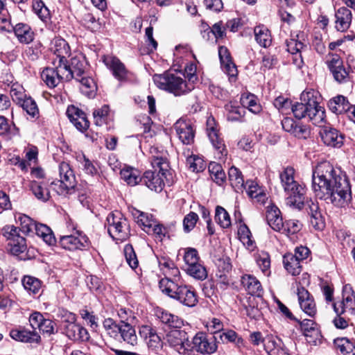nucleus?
Segmentation results:
<instances>
[{
    "label": "nucleus",
    "instance_id": "f257e3e1",
    "mask_svg": "<svg viewBox=\"0 0 355 355\" xmlns=\"http://www.w3.org/2000/svg\"><path fill=\"white\" fill-rule=\"evenodd\" d=\"M311 187L316 198L336 207H345L351 199L349 180L327 161L318 164L313 170Z\"/></svg>",
    "mask_w": 355,
    "mask_h": 355
},
{
    "label": "nucleus",
    "instance_id": "f03ea898",
    "mask_svg": "<svg viewBox=\"0 0 355 355\" xmlns=\"http://www.w3.org/2000/svg\"><path fill=\"white\" fill-rule=\"evenodd\" d=\"M301 103H291V110L296 119L308 118L309 121L315 125H320L324 121L325 111L320 106L313 92H303L301 95Z\"/></svg>",
    "mask_w": 355,
    "mask_h": 355
},
{
    "label": "nucleus",
    "instance_id": "7ed1b4c3",
    "mask_svg": "<svg viewBox=\"0 0 355 355\" xmlns=\"http://www.w3.org/2000/svg\"><path fill=\"white\" fill-rule=\"evenodd\" d=\"M280 179L288 196L286 199V205L299 210L302 209L304 205L305 189L294 180V169L292 167L286 168L280 173Z\"/></svg>",
    "mask_w": 355,
    "mask_h": 355
},
{
    "label": "nucleus",
    "instance_id": "20e7f679",
    "mask_svg": "<svg viewBox=\"0 0 355 355\" xmlns=\"http://www.w3.org/2000/svg\"><path fill=\"white\" fill-rule=\"evenodd\" d=\"M159 286L162 293L185 306L193 307L198 302L196 293L191 286L178 285L168 277L162 279Z\"/></svg>",
    "mask_w": 355,
    "mask_h": 355
},
{
    "label": "nucleus",
    "instance_id": "39448f33",
    "mask_svg": "<svg viewBox=\"0 0 355 355\" xmlns=\"http://www.w3.org/2000/svg\"><path fill=\"white\" fill-rule=\"evenodd\" d=\"M153 81L157 87L175 96L187 94L194 89L192 83H187L180 76L168 72L155 74L153 76Z\"/></svg>",
    "mask_w": 355,
    "mask_h": 355
},
{
    "label": "nucleus",
    "instance_id": "423d86ee",
    "mask_svg": "<svg viewBox=\"0 0 355 355\" xmlns=\"http://www.w3.org/2000/svg\"><path fill=\"white\" fill-rule=\"evenodd\" d=\"M1 234L8 241V247L10 253L26 259L25 252L27 250L26 239L20 236L19 230L14 225H6L0 230Z\"/></svg>",
    "mask_w": 355,
    "mask_h": 355
},
{
    "label": "nucleus",
    "instance_id": "0eeeda50",
    "mask_svg": "<svg viewBox=\"0 0 355 355\" xmlns=\"http://www.w3.org/2000/svg\"><path fill=\"white\" fill-rule=\"evenodd\" d=\"M105 226L109 235L116 241L126 240L130 234V225L128 220L120 212L110 213L106 218Z\"/></svg>",
    "mask_w": 355,
    "mask_h": 355
},
{
    "label": "nucleus",
    "instance_id": "6e6552de",
    "mask_svg": "<svg viewBox=\"0 0 355 355\" xmlns=\"http://www.w3.org/2000/svg\"><path fill=\"white\" fill-rule=\"evenodd\" d=\"M60 180L57 182H52L51 186L59 195L71 193L76 185L74 172L70 164L67 162H62L58 166Z\"/></svg>",
    "mask_w": 355,
    "mask_h": 355
},
{
    "label": "nucleus",
    "instance_id": "1a4fd4ad",
    "mask_svg": "<svg viewBox=\"0 0 355 355\" xmlns=\"http://www.w3.org/2000/svg\"><path fill=\"white\" fill-rule=\"evenodd\" d=\"M61 66L60 72L62 73L64 72L65 76L64 80L66 82L72 79H80V77L87 74V64L84 58L81 55L73 57L69 64L67 60L64 63H61Z\"/></svg>",
    "mask_w": 355,
    "mask_h": 355
},
{
    "label": "nucleus",
    "instance_id": "9d476101",
    "mask_svg": "<svg viewBox=\"0 0 355 355\" xmlns=\"http://www.w3.org/2000/svg\"><path fill=\"white\" fill-rule=\"evenodd\" d=\"M193 347L202 354H211L218 348L216 338L213 335L198 332L193 338Z\"/></svg>",
    "mask_w": 355,
    "mask_h": 355
},
{
    "label": "nucleus",
    "instance_id": "9b49d317",
    "mask_svg": "<svg viewBox=\"0 0 355 355\" xmlns=\"http://www.w3.org/2000/svg\"><path fill=\"white\" fill-rule=\"evenodd\" d=\"M60 244L63 248L73 251L88 247L89 241L85 234L76 231L73 234L60 236Z\"/></svg>",
    "mask_w": 355,
    "mask_h": 355
},
{
    "label": "nucleus",
    "instance_id": "f8f14e48",
    "mask_svg": "<svg viewBox=\"0 0 355 355\" xmlns=\"http://www.w3.org/2000/svg\"><path fill=\"white\" fill-rule=\"evenodd\" d=\"M103 61L116 80L120 82H125L128 80L130 73L119 58L107 55L103 56Z\"/></svg>",
    "mask_w": 355,
    "mask_h": 355
},
{
    "label": "nucleus",
    "instance_id": "ddd939ff",
    "mask_svg": "<svg viewBox=\"0 0 355 355\" xmlns=\"http://www.w3.org/2000/svg\"><path fill=\"white\" fill-rule=\"evenodd\" d=\"M173 128L183 144L189 145L193 142L195 130L190 121L180 119L175 122Z\"/></svg>",
    "mask_w": 355,
    "mask_h": 355
},
{
    "label": "nucleus",
    "instance_id": "4468645a",
    "mask_svg": "<svg viewBox=\"0 0 355 355\" xmlns=\"http://www.w3.org/2000/svg\"><path fill=\"white\" fill-rule=\"evenodd\" d=\"M207 132L213 146L221 156L227 155V150L223 139L220 137L217 125L214 117L209 116L207 120Z\"/></svg>",
    "mask_w": 355,
    "mask_h": 355
},
{
    "label": "nucleus",
    "instance_id": "2eb2a0df",
    "mask_svg": "<svg viewBox=\"0 0 355 355\" xmlns=\"http://www.w3.org/2000/svg\"><path fill=\"white\" fill-rule=\"evenodd\" d=\"M71 322H64L63 329L65 335L74 341H86L89 339V336L87 330L82 326L75 323V316H71Z\"/></svg>",
    "mask_w": 355,
    "mask_h": 355
},
{
    "label": "nucleus",
    "instance_id": "dca6fc26",
    "mask_svg": "<svg viewBox=\"0 0 355 355\" xmlns=\"http://www.w3.org/2000/svg\"><path fill=\"white\" fill-rule=\"evenodd\" d=\"M327 62L330 71L337 82L346 81L349 72L344 67L343 62L338 55L332 54Z\"/></svg>",
    "mask_w": 355,
    "mask_h": 355
},
{
    "label": "nucleus",
    "instance_id": "f3484780",
    "mask_svg": "<svg viewBox=\"0 0 355 355\" xmlns=\"http://www.w3.org/2000/svg\"><path fill=\"white\" fill-rule=\"evenodd\" d=\"M297 295L301 309L308 315L313 317L317 312V309L313 296L303 286L297 287Z\"/></svg>",
    "mask_w": 355,
    "mask_h": 355
},
{
    "label": "nucleus",
    "instance_id": "a211bd4d",
    "mask_svg": "<svg viewBox=\"0 0 355 355\" xmlns=\"http://www.w3.org/2000/svg\"><path fill=\"white\" fill-rule=\"evenodd\" d=\"M320 137L323 143L334 148H340L343 144V135L336 128L324 126L320 131Z\"/></svg>",
    "mask_w": 355,
    "mask_h": 355
},
{
    "label": "nucleus",
    "instance_id": "6ab92c4d",
    "mask_svg": "<svg viewBox=\"0 0 355 355\" xmlns=\"http://www.w3.org/2000/svg\"><path fill=\"white\" fill-rule=\"evenodd\" d=\"M306 211L309 216V222L315 230H322L325 227V222L322 215L318 202L310 200L306 202Z\"/></svg>",
    "mask_w": 355,
    "mask_h": 355
},
{
    "label": "nucleus",
    "instance_id": "aec40b11",
    "mask_svg": "<svg viewBox=\"0 0 355 355\" xmlns=\"http://www.w3.org/2000/svg\"><path fill=\"white\" fill-rule=\"evenodd\" d=\"M67 115L78 130L84 132L89 128V122L87 119L85 113L78 107L73 105L68 107Z\"/></svg>",
    "mask_w": 355,
    "mask_h": 355
},
{
    "label": "nucleus",
    "instance_id": "412c9836",
    "mask_svg": "<svg viewBox=\"0 0 355 355\" xmlns=\"http://www.w3.org/2000/svg\"><path fill=\"white\" fill-rule=\"evenodd\" d=\"M166 342L179 352L185 350L184 343L188 341L187 333L180 329H174L166 334Z\"/></svg>",
    "mask_w": 355,
    "mask_h": 355
},
{
    "label": "nucleus",
    "instance_id": "4be33fe9",
    "mask_svg": "<svg viewBox=\"0 0 355 355\" xmlns=\"http://www.w3.org/2000/svg\"><path fill=\"white\" fill-rule=\"evenodd\" d=\"M55 68L47 67L44 69L41 73V78L46 85L50 88L56 87L60 81H65L64 80V74L60 72L62 68L61 64L54 65Z\"/></svg>",
    "mask_w": 355,
    "mask_h": 355
},
{
    "label": "nucleus",
    "instance_id": "5701e85b",
    "mask_svg": "<svg viewBox=\"0 0 355 355\" xmlns=\"http://www.w3.org/2000/svg\"><path fill=\"white\" fill-rule=\"evenodd\" d=\"M164 175L160 173L146 171L142 176L141 183L155 192H160L164 187Z\"/></svg>",
    "mask_w": 355,
    "mask_h": 355
},
{
    "label": "nucleus",
    "instance_id": "b1692460",
    "mask_svg": "<svg viewBox=\"0 0 355 355\" xmlns=\"http://www.w3.org/2000/svg\"><path fill=\"white\" fill-rule=\"evenodd\" d=\"M266 339V349L269 355H290L289 349L280 338L270 334Z\"/></svg>",
    "mask_w": 355,
    "mask_h": 355
},
{
    "label": "nucleus",
    "instance_id": "393cba45",
    "mask_svg": "<svg viewBox=\"0 0 355 355\" xmlns=\"http://www.w3.org/2000/svg\"><path fill=\"white\" fill-rule=\"evenodd\" d=\"M286 50L294 56L293 58V64L298 68H300L303 64V60L301 55V51L306 47V45L302 42L295 39L286 40Z\"/></svg>",
    "mask_w": 355,
    "mask_h": 355
},
{
    "label": "nucleus",
    "instance_id": "a878e982",
    "mask_svg": "<svg viewBox=\"0 0 355 355\" xmlns=\"http://www.w3.org/2000/svg\"><path fill=\"white\" fill-rule=\"evenodd\" d=\"M53 53L55 56L53 58V64L54 65L61 64L67 61V56L70 53V47L67 42L63 39H57L54 42V47L53 49Z\"/></svg>",
    "mask_w": 355,
    "mask_h": 355
},
{
    "label": "nucleus",
    "instance_id": "bb28decb",
    "mask_svg": "<svg viewBox=\"0 0 355 355\" xmlns=\"http://www.w3.org/2000/svg\"><path fill=\"white\" fill-rule=\"evenodd\" d=\"M336 28L338 31H345L349 28L352 22V12L349 9L342 7L338 9L335 13Z\"/></svg>",
    "mask_w": 355,
    "mask_h": 355
},
{
    "label": "nucleus",
    "instance_id": "cd10ccee",
    "mask_svg": "<svg viewBox=\"0 0 355 355\" xmlns=\"http://www.w3.org/2000/svg\"><path fill=\"white\" fill-rule=\"evenodd\" d=\"M11 30L14 31L15 35L20 43L29 44L33 40L34 33L30 26L26 24L19 23L15 26L12 25Z\"/></svg>",
    "mask_w": 355,
    "mask_h": 355
},
{
    "label": "nucleus",
    "instance_id": "c85d7f7f",
    "mask_svg": "<svg viewBox=\"0 0 355 355\" xmlns=\"http://www.w3.org/2000/svg\"><path fill=\"white\" fill-rule=\"evenodd\" d=\"M241 283L248 293L254 296L259 297L263 293V289L259 281L251 275H245L242 277Z\"/></svg>",
    "mask_w": 355,
    "mask_h": 355
},
{
    "label": "nucleus",
    "instance_id": "c756f323",
    "mask_svg": "<svg viewBox=\"0 0 355 355\" xmlns=\"http://www.w3.org/2000/svg\"><path fill=\"white\" fill-rule=\"evenodd\" d=\"M329 110L336 114H342L347 113L351 107V104L349 103L346 97L342 95H338L328 103Z\"/></svg>",
    "mask_w": 355,
    "mask_h": 355
},
{
    "label": "nucleus",
    "instance_id": "7c9ffc66",
    "mask_svg": "<svg viewBox=\"0 0 355 355\" xmlns=\"http://www.w3.org/2000/svg\"><path fill=\"white\" fill-rule=\"evenodd\" d=\"M47 186L48 182L44 180H33L30 184V189L38 200L46 202L50 198Z\"/></svg>",
    "mask_w": 355,
    "mask_h": 355
},
{
    "label": "nucleus",
    "instance_id": "2f4dec72",
    "mask_svg": "<svg viewBox=\"0 0 355 355\" xmlns=\"http://www.w3.org/2000/svg\"><path fill=\"white\" fill-rule=\"evenodd\" d=\"M157 315L162 323L173 328V329H180L184 324L183 320L182 318L166 311H157Z\"/></svg>",
    "mask_w": 355,
    "mask_h": 355
},
{
    "label": "nucleus",
    "instance_id": "473e14b6",
    "mask_svg": "<svg viewBox=\"0 0 355 355\" xmlns=\"http://www.w3.org/2000/svg\"><path fill=\"white\" fill-rule=\"evenodd\" d=\"M266 220L269 226L275 231L281 232L282 230L284 222L277 207H272L267 210Z\"/></svg>",
    "mask_w": 355,
    "mask_h": 355
},
{
    "label": "nucleus",
    "instance_id": "72a5a7b5",
    "mask_svg": "<svg viewBox=\"0 0 355 355\" xmlns=\"http://www.w3.org/2000/svg\"><path fill=\"white\" fill-rule=\"evenodd\" d=\"M10 335L12 339L21 342L39 343L40 340V336L35 331L13 329Z\"/></svg>",
    "mask_w": 355,
    "mask_h": 355
},
{
    "label": "nucleus",
    "instance_id": "f704fd0d",
    "mask_svg": "<svg viewBox=\"0 0 355 355\" xmlns=\"http://www.w3.org/2000/svg\"><path fill=\"white\" fill-rule=\"evenodd\" d=\"M121 178L128 185L135 186L142 181V177L140 175V172L130 166H125L121 170Z\"/></svg>",
    "mask_w": 355,
    "mask_h": 355
},
{
    "label": "nucleus",
    "instance_id": "c9c22d12",
    "mask_svg": "<svg viewBox=\"0 0 355 355\" xmlns=\"http://www.w3.org/2000/svg\"><path fill=\"white\" fill-rule=\"evenodd\" d=\"M254 37L257 42L262 47L267 48L272 43L270 31L264 25L257 26L254 29Z\"/></svg>",
    "mask_w": 355,
    "mask_h": 355
},
{
    "label": "nucleus",
    "instance_id": "e433bc0d",
    "mask_svg": "<svg viewBox=\"0 0 355 355\" xmlns=\"http://www.w3.org/2000/svg\"><path fill=\"white\" fill-rule=\"evenodd\" d=\"M228 179L231 186L236 192H243L245 189L244 180L241 172L237 168L232 166L229 169Z\"/></svg>",
    "mask_w": 355,
    "mask_h": 355
},
{
    "label": "nucleus",
    "instance_id": "4c0bfd02",
    "mask_svg": "<svg viewBox=\"0 0 355 355\" xmlns=\"http://www.w3.org/2000/svg\"><path fill=\"white\" fill-rule=\"evenodd\" d=\"M76 80L80 83V89L84 95L89 98L95 96L97 88L96 84L94 79L89 77L87 73Z\"/></svg>",
    "mask_w": 355,
    "mask_h": 355
},
{
    "label": "nucleus",
    "instance_id": "58836bf2",
    "mask_svg": "<svg viewBox=\"0 0 355 355\" xmlns=\"http://www.w3.org/2000/svg\"><path fill=\"white\" fill-rule=\"evenodd\" d=\"M135 324H121L119 334L124 342L132 347L138 343V338L133 326Z\"/></svg>",
    "mask_w": 355,
    "mask_h": 355
},
{
    "label": "nucleus",
    "instance_id": "ea45409f",
    "mask_svg": "<svg viewBox=\"0 0 355 355\" xmlns=\"http://www.w3.org/2000/svg\"><path fill=\"white\" fill-rule=\"evenodd\" d=\"M285 269L292 275H297L301 272V262L292 253H287L283 257Z\"/></svg>",
    "mask_w": 355,
    "mask_h": 355
},
{
    "label": "nucleus",
    "instance_id": "a19ab883",
    "mask_svg": "<svg viewBox=\"0 0 355 355\" xmlns=\"http://www.w3.org/2000/svg\"><path fill=\"white\" fill-rule=\"evenodd\" d=\"M33 232L42 238L43 241L49 245H53L56 242L52 230L46 225L37 223Z\"/></svg>",
    "mask_w": 355,
    "mask_h": 355
},
{
    "label": "nucleus",
    "instance_id": "79ce46f5",
    "mask_svg": "<svg viewBox=\"0 0 355 355\" xmlns=\"http://www.w3.org/2000/svg\"><path fill=\"white\" fill-rule=\"evenodd\" d=\"M241 103L243 108L247 107L254 114H258L261 111V106L257 103V97L252 94L241 95Z\"/></svg>",
    "mask_w": 355,
    "mask_h": 355
},
{
    "label": "nucleus",
    "instance_id": "37998d69",
    "mask_svg": "<svg viewBox=\"0 0 355 355\" xmlns=\"http://www.w3.org/2000/svg\"><path fill=\"white\" fill-rule=\"evenodd\" d=\"M300 327L304 336L318 339L320 331L317 324L312 320L305 319L300 322Z\"/></svg>",
    "mask_w": 355,
    "mask_h": 355
},
{
    "label": "nucleus",
    "instance_id": "c03bdc74",
    "mask_svg": "<svg viewBox=\"0 0 355 355\" xmlns=\"http://www.w3.org/2000/svg\"><path fill=\"white\" fill-rule=\"evenodd\" d=\"M225 109L227 112V120L230 121H239L244 116L245 111L243 107L236 105L234 103L230 102L226 104Z\"/></svg>",
    "mask_w": 355,
    "mask_h": 355
},
{
    "label": "nucleus",
    "instance_id": "a18cd8bd",
    "mask_svg": "<svg viewBox=\"0 0 355 355\" xmlns=\"http://www.w3.org/2000/svg\"><path fill=\"white\" fill-rule=\"evenodd\" d=\"M336 348L343 355H355V346L346 338H338L334 340Z\"/></svg>",
    "mask_w": 355,
    "mask_h": 355
},
{
    "label": "nucleus",
    "instance_id": "49530a36",
    "mask_svg": "<svg viewBox=\"0 0 355 355\" xmlns=\"http://www.w3.org/2000/svg\"><path fill=\"white\" fill-rule=\"evenodd\" d=\"M208 168L211 179L217 184L222 185L226 179V175L222 166L216 162H211Z\"/></svg>",
    "mask_w": 355,
    "mask_h": 355
},
{
    "label": "nucleus",
    "instance_id": "de8ad7c7",
    "mask_svg": "<svg viewBox=\"0 0 355 355\" xmlns=\"http://www.w3.org/2000/svg\"><path fill=\"white\" fill-rule=\"evenodd\" d=\"M185 271L189 275L198 280H204L207 277V270L200 261L187 266Z\"/></svg>",
    "mask_w": 355,
    "mask_h": 355
},
{
    "label": "nucleus",
    "instance_id": "09e8293b",
    "mask_svg": "<svg viewBox=\"0 0 355 355\" xmlns=\"http://www.w3.org/2000/svg\"><path fill=\"white\" fill-rule=\"evenodd\" d=\"M117 315L122 324H137L139 322L135 313L129 309L120 308L117 310Z\"/></svg>",
    "mask_w": 355,
    "mask_h": 355
},
{
    "label": "nucleus",
    "instance_id": "8fccbe9b",
    "mask_svg": "<svg viewBox=\"0 0 355 355\" xmlns=\"http://www.w3.org/2000/svg\"><path fill=\"white\" fill-rule=\"evenodd\" d=\"M22 284L26 291L33 294L38 293L42 286L40 280L32 276H25L22 279Z\"/></svg>",
    "mask_w": 355,
    "mask_h": 355
},
{
    "label": "nucleus",
    "instance_id": "3c124183",
    "mask_svg": "<svg viewBox=\"0 0 355 355\" xmlns=\"http://www.w3.org/2000/svg\"><path fill=\"white\" fill-rule=\"evenodd\" d=\"M137 213L138 214V216H137V223L140 226L143 227V229L145 232H146L148 234H150L151 227L156 220L153 218L151 214L141 212L138 210L137 211Z\"/></svg>",
    "mask_w": 355,
    "mask_h": 355
},
{
    "label": "nucleus",
    "instance_id": "603ef678",
    "mask_svg": "<svg viewBox=\"0 0 355 355\" xmlns=\"http://www.w3.org/2000/svg\"><path fill=\"white\" fill-rule=\"evenodd\" d=\"M256 261L261 271L266 275L270 274V258L268 252L261 251L257 254Z\"/></svg>",
    "mask_w": 355,
    "mask_h": 355
},
{
    "label": "nucleus",
    "instance_id": "864d4df0",
    "mask_svg": "<svg viewBox=\"0 0 355 355\" xmlns=\"http://www.w3.org/2000/svg\"><path fill=\"white\" fill-rule=\"evenodd\" d=\"M334 309L335 312L340 315L341 314L346 313L349 315L355 314V299H352L348 303H334Z\"/></svg>",
    "mask_w": 355,
    "mask_h": 355
},
{
    "label": "nucleus",
    "instance_id": "5fc2aeb1",
    "mask_svg": "<svg viewBox=\"0 0 355 355\" xmlns=\"http://www.w3.org/2000/svg\"><path fill=\"white\" fill-rule=\"evenodd\" d=\"M215 220L223 228H227L231 225L229 214L220 206H217L216 208Z\"/></svg>",
    "mask_w": 355,
    "mask_h": 355
},
{
    "label": "nucleus",
    "instance_id": "6e6d98bb",
    "mask_svg": "<svg viewBox=\"0 0 355 355\" xmlns=\"http://www.w3.org/2000/svg\"><path fill=\"white\" fill-rule=\"evenodd\" d=\"M110 107L108 105H103L101 108L96 109L93 112L94 123L98 126H101L107 123Z\"/></svg>",
    "mask_w": 355,
    "mask_h": 355
},
{
    "label": "nucleus",
    "instance_id": "4d7b16f0",
    "mask_svg": "<svg viewBox=\"0 0 355 355\" xmlns=\"http://www.w3.org/2000/svg\"><path fill=\"white\" fill-rule=\"evenodd\" d=\"M238 235L244 245L248 248L253 247L254 241L252 239V234L245 224L240 225Z\"/></svg>",
    "mask_w": 355,
    "mask_h": 355
},
{
    "label": "nucleus",
    "instance_id": "13d9d810",
    "mask_svg": "<svg viewBox=\"0 0 355 355\" xmlns=\"http://www.w3.org/2000/svg\"><path fill=\"white\" fill-rule=\"evenodd\" d=\"M33 10L42 21L49 18L50 11L42 0H33Z\"/></svg>",
    "mask_w": 355,
    "mask_h": 355
},
{
    "label": "nucleus",
    "instance_id": "bf43d9fd",
    "mask_svg": "<svg viewBox=\"0 0 355 355\" xmlns=\"http://www.w3.org/2000/svg\"><path fill=\"white\" fill-rule=\"evenodd\" d=\"M124 255L126 262L132 269H135L139 266V261L132 245L127 244L124 247Z\"/></svg>",
    "mask_w": 355,
    "mask_h": 355
},
{
    "label": "nucleus",
    "instance_id": "052dcab7",
    "mask_svg": "<svg viewBox=\"0 0 355 355\" xmlns=\"http://www.w3.org/2000/svg\"><path fill=\"white\" fill-rule=\"evenodd\" d=\"M151 164L155 169L154 172L160 173L164 176L168 172V163L166 159L162 157H153L151 159Z\"/></svg>",
    "mask_w": 355,
    "mask_h": 355
},
{
    "label": "nucleus",
    "instance_id": "680f3d73",
    "mask_svg": "<svg viewBox=\"0 0 355 355\" xmlns=\"http://www.w3.org/2000/svg\"><path fill=\"white\" fill-rule=\"evenodd\" d=\"M103 327L107 334L112 338H116L119 334L121 325L118 324L113 319L106 318L103 321Z\"/></svg>",
    "mask_w": 355,
    "mask_h": 355
},
{
    "label": "nucleus",
    "instance_id": "e2e57ef3",
    "mask_svg": "<svg viewBox=\"0 0 355 355\" xmlns=\"http://www.w3.org/2000/svg\"><path fill=\"white\" fill-rule=\"evenodd\" d=\"M283 224L284 227L281 232L287 235L296 234L301 230L302 226L299 220L295 219L287 220Z\"/></svg>",
    "mask_w": 355,
    "mask_h": 355
},
{
    "label": "nucleus",
    "instance_id": "0e129e2a",
    "mask_svg": "<svg viewBox=\"0 0 355 355\" xmlns=\"http://www.w3.org/2000/svg\"><path fill=\"white\" fill-rule=\"evenodd\" d=\"M19 104L22 107L23 110L32 117H35L39 114L37 104L31 97L25 98L21 101V103Z\"/></svg>",
    "mask_w": 355,
    "mask_h": 355
},
{
    "label": "nucleus",
    "instance_id": "69168bd1",
    "mask_svg": "<svg viewBox=\"0 0 355 355\" xmlns=\"http://www.w3.org/2000/svg\"><path fill=\"white\" fill-rule=\"evenodd\" d=\"M148 347L153 351H158L162 348L163 342L161 337L158 335L155 329L149 336H147V340H145Z\"/></svg>",
    "mask_w": 355,
    "mask_h": 355
},
{
    "label": "nucleus",
    "instance_id": "338daca9",
    "mask_svg": "<svg viewBox=\"0 0 355 355\" xmlns=\"http://www.w3.org/2000/svg\"><path fill=\"white\" fill-rule=\"evenodd\" d=\"M19 221L21 226L20 230L24 233L33 232L37 225L36 222L26 215L20 216Z\"/></svg>",
    "mask_w": 355,
    "mask_h": 355
},
{
    "label": "nucleus",
    "instance_id": "774afa93",
    "mask_svg": "<svg viewBox=\"0 0 355 355\" xmlns=\"http://www.w3.org/2000/svg\"><path fill=\"white\" fill-rule=\"evenodd\" d=\"M10 93L12 100L18 104L26 98L23 87L17 83L11 84Z\"/></svg>",
    "mask_w": 355,
    "mask_h": 355
}]
</instances>
